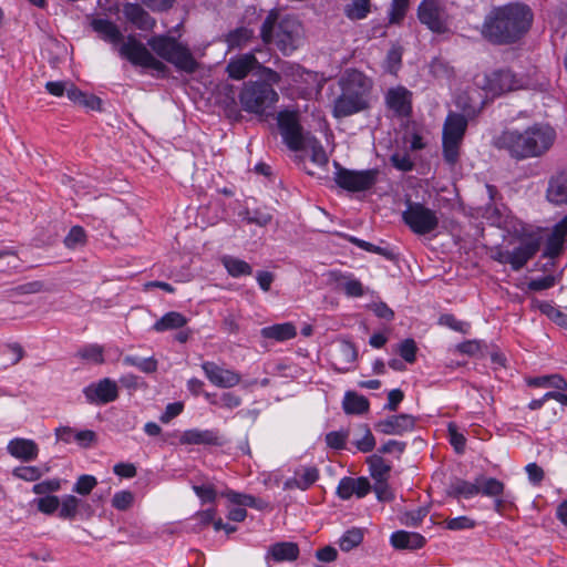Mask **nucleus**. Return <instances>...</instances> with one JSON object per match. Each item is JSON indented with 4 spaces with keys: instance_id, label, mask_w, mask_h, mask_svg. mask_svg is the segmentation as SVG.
I'll return each mask as SVG.
<instances>
[{
    "instance_id": "4468645a",
    "label": "nucleus",
    "mask_w": 567,
    "mask_h": 567,
    "mask_svg": "<svg viewBox=\"0 0 567 567\" xmlns=\"http://www.w3.org/2000/svg\"><path fill=\"white\" fill-rule=\"evenodd\" d=\"M334 166L337 168L334 173V181L338 186L347 190H367L377 182V169L350 171L341 167L338 163H334Z\"/></svg>"
},
{
    "instance_id": "6e6d98bb",
    "label": "nucleus",
    "mask_w": 567,
    "mask_h": 567,
    "mask_svg": "<svg viewBox=\"0 0 567 567\" xmlns=\"http://www.w3.org/2000/svg\"><path fill=\"white\" fill-rule=\"evenodd\" d=\"M447 432H449L450 443L452 444V446L454 447L456 453H458V454L463 453L464 449H465V443H466L465 436L457 431L456 425L453 423L449 424Z\"/></svg>"
},
{
    "instance_id": "052dcab7",
    "label": "nucleus",
    "mask_w": 567,
    "mask_h": 567,
    "mask_svg": "<svg viewBox=\"0 0 567 567\" xmlns=\"http://www.w3.org/2000/svg\"><path fill=\"white\" fill-rule=\"evenodd\" d=\"M282 74L291 79L293 83H298L303 76H310V73L306 72L300 65L290 63L282 66Z\"/></svg>"
},
{
    "instance_id": "c03bdc74",
    "label": "nucleus",
    "mask_w": 567,
    "mask_h": 567,
    "mask_svg": "<svg viewBox=\"0 0 567 567\" xmlns=\"http://www.w3.org/2000/svg\"><path fill=\"white\" fill-rule=\"evenodd\" d=\"M363 533L360 528H352L347 530L339 540V546L343 551H350L361 544Z\"/></svg>"
},
{
    "instance_id": "39448f33",
    "label": "nucleus",
    "mask_w": 567,
    "mask_h": 567,
    "mask_svg": "<svg viewBox=\"0 0 567 567\" xmlns=\"http://www.w3.org/2000/svg\"><path fill=\"white\" fill-rule=\"evenodd\" d=\"M147 44L159 58L172 63L178 70L193 73L198 66L188 48L175 38L155 35L148 39Z\"/></svg>"
},
{
    "instance_id": "8fccbe9b",
    "label": "nucleus",
    "mask_w": 567,
    "mask_h": 567,
    "mask_svg": "<svg viewBox=\"0 0 567 567\" xmlns=\"http://www.w3.org/2000/svg\"><path fill=\"white\" fill-rule=\"evenodd\" d=\"M445 527L450 530H465L472 529L476 526L474 519L468 516H458L454 518H449L444 522Z\"/></svg>"
},
{
    "instance_id": "72a5a7b5",
    "label": "nucleus",
    "mask_w": 567,
    "mask_h": 567,
    "mask_svg": "<svg viewBox=\"0 0 567 567\" xmlns=\"http://www.w3.org/2000/svg\"><path fill=\"white\" fill-rule=\"evenodd\" d=\"M187 323V319L179 312L171 311L165 313L159 320H157L153 329L157 332H163L173 329H179Z\"/></svg>"
},
{
    "instance_id": "7ed1b4c3",
    "label": "nucleus",
    "mask_w": 567,
    "mask_h": 567,
    "mask_svg": "<svg viewBox=\"0 0 567 567\" xmlns=\"http://www.w3.org/2000/svg\"><path fill=\"white\" fill-rule=\"evenodd\" d=\"M341 94L336 99L332 114L347 117L369 107L372 81L357 70L347 71L340 80Z\"/></svg>"
},
{
    "instance_id": "ddd939ff",
    "label": "nucleus",
    "mask_w": 567,
    "mask_h": 567,
    "mask_svg": "<svg viewBox=\"0 0 567 567\" xmlns=\"http://www.w3.org/2000/svg\"><path fill=\"white\" fill-rule=\"evenodd\" d=\"M118 53L134 65L153 69L158 72L165 70V64L157 60L147 48L134 37H128L127 40L120 45Z\"/></svg>"
},
{
    "instance_id": "9d476101",
    "label": "nucleus",
    "mask_w": 567,
    "mask_h": 567,
    "mask_svg": "<svg viewBox=\"0 0 567 567\" xmlns=\"http://www.w3.org/2000/svg\"><path fill=\"white\" fill-rule=\"evenodd\" d=\"M417 18L434 33L442 34L450 31L451 17L441 0H422L417 8Z\"/></svg>"
},
{
    "instance_id": "4be33fe9",
    "label": "nucleus",
    "mask_w": 567,
    "mask_h": 567,
    "mask_svg": "<svg viewBox=\"0 0 567 567\" xmlns=\"http://www.w3.org/2000/svg\"><path fill=\"white\" fill-rule=\"evenodd\" d=\"M357 349L349 341H340L332 353V364L339 372H347L357 359Z\"/></svg>"
},
{
    "instance_id": "1a4fd4ad",
    "label": "nucleus",
    "mask_w": 567,
    "mask_h": 567,
    "mask_svg": "<svg viewBox=\"0 0 567 567\" xmlns=\"http://www.w3.org/2000/svg\"><path fill=\"white\" fill-rule=\"evenodd\" d=\"M403 221L416 235H426L434 231L439 226L436 212L421 203L408 200L402 213Z\"/></svg>"
},
{
    "instance_id": "09e8293b",
    "label": "nucleus",
    "mask_w": 567,
    "mask_h": 567,
    "mask_svg": "<svg viewBox=\"0 0 567 567\" xmlns=\"http://www.w3.org/2000/svg\"><path fill=\"white\" fill-rule=\"evenodd\" d=\"M85 231L81 226H73L64 238V245L68 248L74 249L85 244Z\"/></svg>"
},
{
    "instance_id": "a19ab883",
    "label": "nucleus",
    "mask_w": 567,
    "mask_h": 567,
    "mask_svg": "<svg viewBox=\"0 0 567 567\" xmlns=\"http://www.w3.org/2000/svg\"><path fill=\"white\" fill-rule=\"evenodd\" d=\"M81 504V499L73 495H65L60 503L59 516L63 519H73Z\"/></svg>"
},
{
    "instance_id": "79ce46f5",
    "label": "nucleus",
    "mask_w": 567,
    "mask_h": 567,
    "mask_svg": "<svg viewBox=\"0 0 567 567\" xmlns=\"http://www.w3.org/2000/svg\"><path fill=\"white\" fill-rule=\"evenodd\" d=\"M125 365L135 367L145 373L154 372L157 369V362L154 358H140L136 355H126L123 359Z\"/></svg>"
},
{
    "instance_id": "393cba45",
    "label": "nucleus",
    "mask_w": 567,
    "mask_h": 567,
    "mask_svg": "<svg viewBox=\"0 0 567 567\" xmlns=\"http://www.w3.org/2000/svg\"><path fill=\"white\" fill-rule=\"evenodd\" d=\"M390 543L396 549L413 550L423 547L425 538L419 533L398 530L391 535Z\"/></svg>"
},
{
    "instance_id": "412c9836",
    "label": "nucleus",
    "mask_w": 567,
    "mask_h": 567,
    "mask_svg": "<svg viewBox=\"0 0 567 567\" xmlns=\"http://www.w3.org/2000/svg\"><path fill=\"white\" fill-rule=\"evenodd\" d=\"M319 478V471L315 466H300L298 467L293 476L286 480L284 483L285 489H301L307 491L312 486Z\"/></svg>"
},
{
    "instance_id": "37998d69",
    "label": "nucleus",
    "mask_w": 567,
    "mask_h": 567,
    "mask_svg": "<svg viewBox=\"0 0 567 567\" xmlns=\"http://www.w3.org/2000/svg\"><path fill=\"white\" fill-rule=\"evenodd\" d=\"M78 355L90 363L101 364L104 362L103 348L99 344H89L81 348Z\"/></svg>"
},
{
    "instance_id": "bf43d9fd",
    "label": "nucleus",
    "mask_w": 567,
    "mask_h": 567,
    "mask_svg": "<svg viewBox=\"0 0 567 567\" xmlns=\"http://www.w3.org/2000/svg\"><path fill=\"white\" fill-rule=\"evenodd\" d=\"M391 164L402 172H409L413 168V162L411 161V157L405 152H398L394 153L390 157Z\"/></svg>"
},
{
    "instance_id": "bb28decb",
    "label": "nucleus",
    "mask_w": 567,
    "mask_h": 567,
    "mask_svg": "<svg viewBox=\"0 0 567 567\" xmlns=\"http://www.w3.org/2000/svg\"><path fill=\"white\" fill-rule=\"evenodd\" d=\"M330 278L337 284V287L344 291L349 297H362L363 286L352 275L342 274L333 270L329 272Z\"/></svg>"
},
{
    "instance_id": "cd10ccee",
    "label": "nucleus",
    "mask_w": 567,
    "mask_h": 567,
    "mask_svg": "<svg viewBox=\"0 0 567 567\" xmlns=\"http://www.w3.org/2000/svg\"><path fill=\"white\" fill-rule=\"evenodd\" d=\"M181 443L183 444H206L217 445L219 444L218 433L214 430H198L192 429L185 431L181 436Z\"/></svg>"
},
{
    "instance_id": "f03ea898",
    "label": "nucleus",
    "mask_w": 567,
    "mask_h": 567,
    "mask_svg": "<svg viewBox=\"0 0 567 567\" xmlns=\"http://www.w3.org/2000/svg\"><path fill=\"white\" fill-rule=\"evenodd\" d=\"M556 131L547 123H535L524 131L505 130L494 140V145L513 158L523 161L546 154L556 141Z\"/></svg>"
},
{
    "instance_id": "c9c22d12",
    "label": "nucleus",
    "mask_w": 567,
    "mask_h": 567,
    "mask_svg": "<svg viewBox=\"0 0 567 567\" xmlns=\"http://www.w3.org/2000/svg\"><path fill=\"white\" fill-rule=\"evenodd\" d=\"M221 262L227 272L235 278L249 276L252 272V268L248 262L233 256H224Z\"/></svg>"
},
{
    "instance_id": "9b49d317",
    "label": "nucleus",
    "mask_w": 567,
    "mask_h": 567,
    "mask_svg": "<svg viewBox=\"0 0 567 567\" xmlns=\"http://www.w3.org/2000/svg\"><path fill=\"white\" fill-rule=\"evenodd\" d=\"M475 85L486 95L496 96L504 92L517 90L522 86L520 81L511 70H496L475 78Z\"/></svg>"
},
{
    "instance_id": "6ab92c4d",
    "label": "nucleus",
    "mask_w": 567,
    "mask_h": 567,
    "mask_svg": "<svg viewBox=\"0 0 567 567\" xmlns=\"http://www.w3.org/2000/svg\"><path fill=\"white\" fill-rule=\"evenodd\" d=\"M415 426V417L411 414H398L380 420L374 424V429L385 435H403Z\"/></svg>"
},
{
    "instance_id": "aec40b11",
    "label": "nucleus",
    "mask_w": 567,
    "mask_h": 567,
    "mask_svg": "<svg viewBox=\"0 0 567 567\" xmlns=\"http://www.w3.org/2000/svg\"><path fill=\"white\" fill-rule=\"evenodd\" d=\"M7 452L21 462H32L37 460L40 449L35 441L24 437H14L7 444Z\"/></svg>"
},
{
    "instance_id": "13d9d810",
    "label": "nucleus",
    "mask_w": 567,
    "mask_h": 567,
    "mask_svg": "<svg viewBox=\"0 0 567 567\" xmlns=\"http://www.w3.org/2000/svg\"><path fill=\"white\" fill-rule=\"evenodd\" d=\"M61 482L58 478L42 481L37 483L32 487V492L37 495H48L49 493H54L60 491Z\"/></svg>"
},
{
    "instance_id": "a18cd8bd",
    "label": "nucleus",
    "mask_w": 567,
    "mask_h": 567,
    "mask_svg": "<svg viewBox=\"0 0 567 567\" xmlns=\"http://www.w3.org/2000/svg\"><path fill=\"white\" fill-rule=\"evenodd\" d=\"M359 431L361 432L362 436L354 442L357 449L363 453L371 452L375 446V439L369 426L365 424L360 425Z\"/></svg>"
},
{
    "instance_id": "f257e3e1",
    "label": "nucleus",
    "mask_w": 567,
    "mask_h": 567,
    "mask_svg": "<svg viewBox=\"0 0 567 567\" xmlns=\"http://www.w3.org/2000/svg\"><path fill=\"white\" fill-rule=\"evenodd\" d=\"M533 18L530 8L523 3L495 7L486 14L481 34L492 44H514L528 32Z\"/></svg>"
},
{
    "instance_id": "603ef678",
    "label": "nucleus",
    "mask_w": 567,
    "mask_h": 567,
    "mask_svg": "<svg viewBox=\"0 0 567 567\" xmlns=\"http://www.w3.org/2000/svg\"><path fill=\"white\" fill-rule=\"evenodd\" d=\"M410 0H392L389 20L391 23H400L404 18Z\"/></svg>"
},
{
    "instance_id": "423d86ee",
    "label": "nucleus",
    "mask_w": 567,
    "mask_h": 567,
    "mask_svg": "<svg viewBox=\"0 0 567 567\" xmlns=\"http://www.w3.org/2000/svg\"><path fill=\"white\" fill-rule=\"evenodd\" d=\"M467 124V118L460 113L450 112L445 118L442 132L443 157L451 165L460 158Z\"/></svg>"
},
{
    "instance_id": "4d7b16f0",
    "label": "nucleus",
    "mask_w": 567,
    "mask_h": 567,
    "mask_svg": "<svg viewBox=\"0 0 567 567\" xmlns=\"http://www.w3.org/2000/svg\"><path fill=\"white\" fill-rule=\"evenodd\" d=\"M540 311L545 313L549 319H551L555 323L559 326L567 324V316L561 312L558 308L551 306L548 302H544L540 305Z\"/></svg>"
},
{
    "instance_id": "de8ad7c7",
    "label": "nucleus",
    "mask_w": 567,
    "mask_h": 567,
    "mask_svg": "<svg viewBox=\"0 0 567 567\" xmlns=\"http://www.w3.org/2000/svg\"><path fill=\"white\" fill-rule=\"evenodd\" d=\"M401 62H402V50L400 47H392L388 54H386V59L384 61V69L391 73V74H395L398 72V70L400 69L401 66Z\"/></svg>"
},
{
    "instance_id": "2f4dec72",
    "label": "nucleus",
    "mask_w": 567,
    "mask_h": 567,
    "mask_svg": "<svg viewBox=\"0 0 567 567\" xmlns=\"http://www.w3.org/2000/svg\"><path fill=\"white\" fill-rule=\"evenodd\" d=\"M92 27L101 38L114 45L120 44L122 41V33L118 28L111 21L105 19H96L93 21Z\"/></svg>"
},
{
    "instance_id": "7c9ffc66",
    "label": "nucleus",
    "mask_w": 567,
    "mask_h": 567,
    "mask_svg": "<svg viewBox=\"0 0 567 567\" xmlns=\"http://www.w3.org/2000/svg\"><path fill=\"white\" fill-rule=\"evenodd\" d=\"M66 95L74 104H78L86 110H100L102 101L93 95L82 92L73 84H70V87L66 90Z\"/></svg>"
},
{
    "instance_id": "0e129e2a",
    "label": "nucleus",
    "mask_w": 567,
    "mask_h": 567,
    "mask_svg": "<svg viewBox=\"0 0 567 567\" xmlns=\"http://www.w3.org/2000/svg\"><path fill=\"white\" fill-rule=\"evenodd\" d=\"M244 220L248 224H256L260 227H265L272 220V215L261 209L252 210L251 216L244 217Z\"/></svg>"
},
{
    "instance_id": "e2e57ef3",
    "label": "nucleus",
    "mask_w": 567,
    "mask_h": 567,
    "mask_svg": "<svg viewBox=\"0 0 567 567\" xmlns=\"http://www.w3.org/2000/svg\"><path fill=\"white\" fill-rule=\"evenodd\" d=\"M399 353L406 362L413 363L416 354L415 341L413 339L402 341L399 347Z\"/></svg>"
},
{
    "instance_id": "680f3d73",
    "label": "nucleus",
    "mask_w": 567,
    "mask_h": 567,
    "mask_svg": "<svg viewBox=\"0 0 567 567\" xmlns=\"http://www.w3.org/2000/svg\"><path fill=\"white\" fill-rule=\"evenodd\" d=\"M193 491L202 503H213L217 496L215 488L210 484L194 485Z\"/></svg>"
},
{
    "instance_id": "473e14b6",
    "label": "nucleus",
    "mask_w": 567,
    "mask_h": 567,
    "mask_svg": "<svg viewBox=\"0 0 567 567\" xmlns=\"http://www.w3.org/2000/svg\"><path fill=\"white\" fill-rule=\"evenodd\" d=\"M342 406L347 414H363L369 410V401L363 395L349 391L343 398Z\"/></svg>"
},
{
    "instance_id": "3c124183",
    "label": "nucleus",
    "mask_w": 567,
    "mask_h": 567,
    "mask_svg": "<svg viewBox=\"0 0 567 567\" xmlns=\"http://www.w3.org/2000/svg\"><path fill=\"white\" fill-rule=\"evenodd\" d=\"M96 484L97 481L94 476L81 475L73 486V492L80 495H87L96 486Z\"/></svg>"
},
{
    "instance_id": "58836bf2",
    "label": "nucleus",
    "mask_w": 567,
    "mask_h": 567,
    "mask_svg": "<svg viewBox=\"0 0 567 567\" xmlns=\"http://www.w3.org/2000/svg\"><path fill=\"white\" fill-rule=\"evenodd\" d=\"M49 467L45 466L43 470L38 466H18L13 468L12 475L25 482H35L40 480L45 473L49 472Z\"/></svg>"
},
{
    "instance_id": "5701e85b",
    "label": "nucleus",
    "mask_w": 567,
    "mask_h": 567,
    "mask_svg": "<svg viewBox=\"0 0 567 567\" xmlns=\"http://www.w3.org/2000/svg\"><path fill=\"white\" fill-rule=\"evenodd\" d=\"M258 64L252 53H246L238 58L231 59L227 65L229 78L234 80H243Z\"/></svg>"
},
{
    "instance_id": "e433bc0d",
    "label": "nucleus",
    "mask_w": 567,
    "mask_h": 567,
    "mask_svg": "<svg viewBox=\"0 0 567 567\" xmlns=\"http://www.w3.org/2000/svg\"><path fill=\"white\" fill-rule=\"evenodd\" d=\"M371 476L378 481H388L389 473L391 471L390 464L379 455H372L368 460Z\"/></svg>"
},
{
    "instance_id": "864d4df0",
    "label": "nucleus",
    "mask_w": 567,
    "mask_h": 567,
    "mask_svg": "<svg viewBox=\"0 0 567 567\" xmlns=\"http://www.w3.org/2000/svg\"><path fill=\"white\" fill-rule=\"evenodd\" d=\"M439 322L440 324L449 327L450 329L457 332L467 333L470 330V323L457 320L453 315H442Z\"/></svg>"
},
{
    "instance_id": "49530a36",
    "label": "nucleus",
    "mask_w": 567,
    "mask_h": 567,
    "mask_svg": "<svg viewBox=\"0 0 567 567\" xmlns=\"http://www.w3.org/2000/svg\"><path fill=\"white\" fill-rule=\"evenodd\" d=\"M39 512L51 515L60 507V499L54 495H47L33 501Z\"/></svg>"
},
{
    "instance_id": "338daca9",
    "label": "nucleus",
    "mask_w": 567,
    "mask_h": 567,
    "mask_svg": "<svg viewBox=\"0 0 567 567\" xmlns=\"http://www.w3.org/2000/svg\"><path fill=\"white\" fill-rule=\"evenodd\" d=\"M347 439V433L333 431L326 435V443L332 449L342 450L346 446Z\"/></svg>"
},
{
    "instance_id": "6e6552de",
    "label": "nucleus",
    "mask_w": 567,
    "mask_h": 567,
    "mask_svg": "<svg viewBox=\"0 0 567 567\" xmlns=\"http://www.w3.org/2000/svg\"><path fill=\"white\" fill-rule=\"evenodd\" d=\"M278 93L262 82H250L244 86L239 94V101L246 112L264 114L268 107L277 103Z\"/></svg>"
},
{
    "instance_id": "5fc2aeb1",
    "label": "nucleus",
    "mask_w": 567,
    "mask_h": 567,
    "mask_svg": "<svg viewBox=\"0 0 567 567\" xmlns=\"http://www.w3.org/2000/svg\"><path fill=\"white\" fill-rule=\"evenodd\" d=\"M134 501V495L130 491L116 492L112 498V506L118 511L128 509Z\"/></svg>"
},
{
    "instance_id": "f3484780",
    "label": "nucleus",
    "mask_w": 567,
    "mask_h": 567,
    "mask_svg": "<svg viewBox=\"0 0 567 567\" xmlns=\"http://www.w3.org/2000/svg\"><path fill=\"white\" fill-rule=\"evenodd\" d=\"M386 107L400 117H405L412 111V93L406 87L398 85L390 87L384 96Z\"/></svg>"
},
{
    "instance_id": "ea45409f",
    "label": "nucleus",
    "mask_w": 567,
    "mask_h": 567,
    "mask_svg": "<svg viewBox=\"0 0 567 567\" xmlns=\"http://www.w3.org/2000/svg\"><path fill=\"white\" fill-rule=\"evenodd\" d=\"M254 32L247 28H238L227 35V43L230 49L243 48L252 39Z\"/></svg>"
},
{
    "instance_id": "a878e982",
    "label": "nucleus",
    "mask_w": 567,
    "mask_h": 567,
    "mask_svg": "<svg viewBox=\"0 0 567 567\" xmlns=\"http://www.w3.org/2000/svg\"><path fill=\"white\" fill-rule=\"evenodd\" d=\"M547 198L556 205L567 204V171L558 173L549 181Z\"/></svg>"
},
{
    "instance_id": "69168bd1",
    "label": "nucleus",
    "mask_w": 567,
    "mask_h": 567,
    "mask_svg": "<svg viewBox=\"0 0 567 567\" xmlns=\"http://www.w3.org/2000/svg\"><path fill=\"white\" fill-rule=\"evenodd\" d=\"M354 478L352 477H343L340 480L338 487H337V494L342 499H349L351 496L354 495Z\"/></svg>"
},
{
    "instance_id": "c85d7f7f",
    "label": "nucleus",
    "mask_w": 567,
    "mask_h": 567,
    "mask_svg": "<svg viewBox=\"0 0 567 567\" xmlns=\"http://www.w3.org/2000/svg\"><path fill=\"white\" fill-rule=\"evenodd\" d=\"M260 334L265 339L284 342L293 339L297 336V329L293 323L284 322L262 328Z\"/></svg>"
},
{
    "instance_id": "20e7f679",
    "label": "nucleus",
    "mask_w": 567,
    "mask_h": 567,
    "mask_svg": "<svg viewBox=\"0 0 567 567\" xmlns=\"http://www.w3.org/2000/svg\"><path fill=\"white\" fill-rule=\"evenodd\" d=\"M260 37L265 44H274L284 54H290L302 42V25L291 16L280 18L271 11L261 24Z\"/></svg>"
},
{
    "instance_id": "2eb2a0df",
    "label": "nucleus",
    "mask_w": 567,
    "mask_h": 567,
    "mask_svg": "<svg viewBox=\"0 0 567 567\" xmlns=\"http://www.w3.org/2000/svg\"><path fill=\"white\" fill-rule=\"evenodd\" d=\"M543 236L539 231L524 233L512 252L513 270H520L540 249Z\"/></svg>"
},
{
    "instance_id": "0eeeda50",
    "label": "nucleus",
    "mask_w": 567,
    "mask_h": 567,
    "mask_svg": "<svg viewBox=\"0 0 567 567\" xmlns=\"http://www.w3.org/2000/svg\"><path fill=\"white\" fill-rule=\"evenodd\" d=\"M505 486L503 482L494 477L480 475L474 482L462 478L454 480L449 487V495L460 498L470 499L478 494L486 497H497L504 493Z\"/></svg>"
},
{
    "instance_id": "c756f323",
    "label": "nucleus",
    "mask_w": 567,
    "mask_h": 567,
    "mask_svg": "<svg viewBox=\"0 0 567 567\" xmlns=\"http://www.w3.org/2000/svg\"><path fill=\"white\" fill-rule=\"evenodd\" d=\"M125 17L141 30H151L155 20L138 4H127L124 9Z\"/></svg>"
},
{
    "instance_id": "dca6fc26",
    "label": "nucleus",
    "mask_w": 567,
    "mask_h": 567,
    "mask_svg": "<svg viewBox=\"0 0 567 567\" xmlns=\"http://www.w3.org/2000/svg\"><path fill=\"white\" fill-rule=\"evenodd\" d=\"M83 393L89 403L95 404H106L115 401L118 396L116 382L109 378L87 385L84 388Z\"/></svg>"
},
{
    "instance_id": "774afa93",
    "label": "nucleus",
    "mask_w": 567,
    "mask_h": 567,
    "mask_svg": "<svg viewBox=\"0 0 567 567\" xmlns=\"http://www.w3.org/2000/svg\"><path fill=\"white\" fill-rule=\"evenodd\" d=\"M373 489L374 493L377 494L378 499L381 502H389L392 501L394 497L393 492L388 485V481L375 482Z\"/></svg>"
},
{
    "instance_id": "4c0bfd02",
    "label": "nucleus",
    "mask_w": 567,
    "mask_h": 567,
    "mask_svg": "<svg viewBox=\"0 0 567 567\" xmlns=\"http://www.w3.org/2000/svg\"><path fill=\"white\" fill-rule=\"evenodd\" d=\"M370 0H352L344 8V14L351 20L364 19L370 12Z\"/></svg>"
},
{
    "instance_id": "a211bd4d",
    "label": "nucleus",
    "mask_w": 567,
    "mask_h": 567,
    "mask_svg": "<svg viewBox=\"0 0 567 567\" xmlns=\"http://www.w3.org/2000/svg\"><path fill=\"white\" fill-rule=\"evenodd\" d=\"M202 369L209 382L218 388H233L239 384L241 377L239 373L224 369L212 361H205Z\"/></svg>"
},
{
    "instance_id": "b1692460",
    "label": "nucleus",
    "mask_w": 567,
    "mask_h": 567,
    "mask_svg": "<svg viewBox=\"0 0 567 567\" xmlns=\"http://www.w3.org/2000/svg\"><path fill=\"white\" fill-rule=\"evenodd\" d=\"M299 556V547L292 542H280L271 545L267 551L266 559L276 563L293 561Z\"/></svg>"
},
{
    "instance_id": "f8f14e48",
    "label": "nucleus",
    "mask_w": 567,
    "mask_h": 567,
    "mask_svg": "<svg viewBox=\"0 0 567 567\" xmlns=\"http://www.w3.org/2000/svg\"><path fill=\"white\" fill-rule=\"evenodd\" d=\"M277 122L284 143L288 148L300 151L310 134L303 133L298 120V113L288 110L280 111L277 115Z\"/></svg>"
},
{
    "instance_id": "f704fd0d",
    "label": "nucleus",
    "mask_w": 567,
    "mask_h": 567,
    "mask_svg": "<svg viewBox=\"0 0 567 567\" xmlns=\"http://www.w3.org/2000/svg\"><path fill=\"white\" fill-rule=\"evenodd\" d=\"M300 151L310 153L311 162L318 166H324L328 163V155L323 146L316 137L311 135L306 140Z\"/></svg>"
}]
</instances>
